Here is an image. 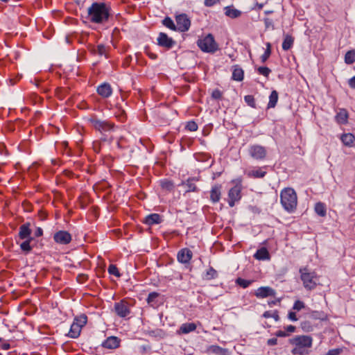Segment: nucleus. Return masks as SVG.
Segmentation results:
<instances>
[{"label": "nucleus", "instance_id": "nucleus-18", "mask_svg": "<svg viewBox=\"0 0 355 355\" xmlns=\"http://www.w3.org/2000/svg\"><path fill=\"white\" fill-rule=\"evenodd\" d=\"M263 168H266V166L254 167L252 170L248 171L246 174L249 178H263L266 174V171H263Z\"/></svg>", "mask_w": 355, "mask_h": 355}, {"label": "nucleus", "instance_id": "nucleus-1", "mask_svg": "<svg viewBox=\"0 0 355 355\" xmlns=\"http://www.w3.org/2000/svg\"><path fill=\"white\" fill-rule=\"evenodd\" d=\"M111 15L110 6L103 2H94L87 10V19L94 24H102L108 21Z\"/></svg>", "mask_w": 355, "mask_h": 355}, {"label": "nucleus", "instance_id": "nucleus-45", "mask_svg": "<svg viewBox=\"0 0 355 355\" xmlns=\"http://www.w3.org/2000/svg\"><path fill=\"white\" fill-rule=\"evenodd\" d=\"M245 102L250 107H255V100L253 96L252 95H247L244 97Z\"/></svg>", "mask_w": 355, "mask_h": 355}, {"label": "nucleus", "instance_id": "nucleus-62", "mask_svg": "<svg viewBox=\"0 0 355 355\" xmlns=\"http://www.w3.org/2000/svg\"><path fill=\"white\" fill-rule=\"evenodd\" d=\"M262 7H263V5H262V4H260V5L259 6V8H262Z\"/></svg>", "mask_w": 355, "mask_h": 355}, {"label": "nucleus", "instance_id": "nucleus-44", "mask_svg": "<svg viewBox=\"0 0 355 355\" xmlns=\"http://www.w3.org/2000/svg\"><path fill=\"white\" fill-rule=\"evenodd\" d=\"M107 271H108L109 274L114 275L116 277H121V273L119 272V269L114 264H111L109 266V267L107 268Z\"/></svg>", "mask_w": 355, "mask_h": 355}, {"label": "nucleus", "instance_id": "nucleus-14", "mask_svg": "<svg viewBox=\"0 0 355 355\" xmlns=\"http://www.w3.org/2000/svg\"><path fill=\"white\" fill-rule=\"evenodd\" d=\"M275 291L269 286L259 287L254 293L255 296L258 298H265L269 296H275Z\"/></svg>", "mask_w": 355, "mask_h": 355}, {"label": "nucleus", "instance_id": "nucleus-34", "mask_svg": "<svg viewBox=\"0 0 355 355\" xmlns=\"http://www.w3.org/2000/svg\"><path fill=\"white\" fill-rule=\"evenodd\" d=\"M217 276V271L214 268L209 267V269L203 275V279L206 280H211L216 278Z\"/></svg>", "mask_w": 355, "mask_h": 355}, {"label": "nucleus", "instance_id": "nucleus-28", "mask_svg": "<svg viewBox=\"0 0 355 355\" xmlns=\"http://www.w3.org/2000/svg\"><path fill=\"white\" fill-rule=\"evenodd\" d=\"M225 15L232 18V19H235V18H237L241 16V12L233 7H231V6H227L225 8Z\"/></svg>", "mask_w": 355, "mask_h": 355}, {"label": "nucleus", "instance_id": "nucleus-6", "mask_svg": "<svg viewBox=\"0 0 355 355\" xmlns=\"http://www.w3.org/2000/svg\"><path fill=\"white\" fill-rule=\"evenodd\" d=\"M88 121L92 125V127L103 134L110 132L114 129V125L113 123L107 121L99 120L96 117L89 119Z\"/></svg>", "mask_w": 355, "mask_h": 355}, {"label": "nucleus", "instance_id": "nucleus-33", "mask_svg": "<svg viewBox=\"0 0 355 355\" xmlns=\"http://www.w3.org/2000/svg\"><path fill=\"white\" fill-rule=\"evenodd\" d=\"M159 296V293H158L157 292L150 293L146 299L147 303L152 306L157 305V297Z\"/></svg>", "mask_w": 355, "mask_h": 355}, {"label": "nucleus", "instance_id": "nucleus-24", "mask_svg": "<svg viewBox=\"0 0 355 355\" xmlns=\"http://www.w3.org/2000/svg\"><path fill=\"white\" fill-rule=\"evenodd\" d=\"M81 329L82 327H80L79 324L73 322L68 333V336L71 338H77L80 336Z\"/></svg>", "mask_w": 355, "mask_h": 355}, {"label": "nucleus", "instance_id": "nucleus-47", "mask_svg": "<svg viewBox=\"0 0 355 355\" xmlns=\"http://www.w3.org/2000/svg\"><path fill=\"white\" fill-rule=\"evenodd\" d=\"M259 73L268 77L271 72V70L267 67H259L257 69Z\"/></svg>", "mask_w": 355, "mask_h": 355}, {"label": "nucleus", "instance_id": "nucleus-40", "mask_svg": "<svg viewBox=\"0 0 355 355\" xmlns=\"http://www.w3.org/2000/svg\"><path fill=\"white\" fill-rule=\"evenodd\" d=\"M271 54V45L269 42L266 43V49L264 53L261 56V62L264 63L270 57Z\"/></svg>", "mask_w": 355, "mask_h": 355}, {"label": "nucleus", "instance_id": "nucleus-38", "mask_svg": "<svg viewBox=\"0 0 355 355\" xmlns=\"http://www.w3.org/2000/svg\"><path fill=\"white\" fill-rule=\"evenodd\" d=\"M162 24L166 27L168 28L171 30L176 31V26L175 25L173 21L168 17H165L162 20Z\"/></svg>", "mask_w": 355, "mask_h": 355}, {"label": "nucleus", "instance_id": "nucleus-2", "mask_svg": "<svg viewBox=\"0 0 355 355\" xmlns=\"http://www.w3.org/2000/svg\"><path fill=\"white\" fill-rule=\"evenodd\" d=\"M288 342L294 346L291 350L293 355H306L312 346L313 339L306 335L295 336L289 339Z\"/></svg>", "mask_w": 355, "mask_h": 355}, {"label": "nucleus", "instance_id": "nucleus-15", "mask_svg": "<svg viewBox=\"0 0 355 355\" xmlns=\"http://www.w3.org/2000/svg\"><path fill=\"white\" fill-rule=\"evenodd\" d=\"M31 223L28 222L19 227L18 236L21 240L33 239L31 236Z\"/></svg>", "mask_w": 355, "mask_h": 355}, {"label": "nucleus", "instance_id": "nucleus-35", "mask_svg": "<svg viewBox=\"0 0 355 355\" xmlns=\"http://www.w3.org/2000/svg\"><path fill=\"white\" fill-rule=\"evenodd\" d=\"M107 48L103 44H98L96 47L94 48L93 52L100 56L104 55L107 58Z\"/></svg>", "mask_w": 355, "mask_h": 355}, {"label": "nucleus", "instance_id": "nucleus-57", "mask_svg": "<svg viewBox=\"0 0 355 355\" xmlns=\"http://www.w3.org/2000/svg\"><path fill=\"white\" fill-rule=\"evenodd\" d=\"M348 84L351 88L355 89V76L349 80Z\"/></svg>", "mask_w": 355, "mask_h": 355}, {"label": "nucleus", "instance_id": "nucleus-22", "mask_svg": "<svg viewBox=\"0 0 355 355\" xmlns=\"http://www.w3.org/2000/svg\"><path fill=\"white\" fill-rule=\"evenodd\" d=\"M254 257L257 260H270V256L268 251V250L262 247L260 249L257 250L256 253L254 254Z\"/></svg>", "mask_w": 355, "mask_h": 355}, {"label": "nucleus", "instance_id": "nucleus-17", "mask_svg": "<svg viewBox=\"0 0 355 355\" xmlns=\"http://www.w3.org/2000/svg\"><path fill=\"white\" fill-rule=\"evenodd\" d=\"M97 92L103 98H108L112 94V89L109 83H104L97 87Z\"/></svg>", "mask_w": 355, "mask_h": 355}, {"label": "nucleus", "instance_id": "nucleus-55", "mask_svg": "<svg viewBox=\"0 0 355 355\" xmlns=\"http://www.w3.org/2000/svg\"><path fill=\"white\" fill-rule=\"evenodd\" d=\"M43 234V230L41 227H37V229L35 231L34 235L35 237H40L42 236Z\"/></svg>", "mask_w": 355, "mask_h": 355}, {"label": "nucleus", "instance_id": "nucleus-61", "mask_svg": "<svg viewBox=\"0 0 355 355\" xmlns=\"http://www.w3.org/2000/svg\"><path fill=\"white\" fill-rule=\"evenodd\" d=\"M264 12L266 15H269V14L272 13V10H266Z\"/></svg>", "mask_w": 355, "mask_h": 355}, {"label": "nucleus", "instance_id": "nucleus-19", "mask_svg": "<svg viewBox=\"0 0 355 355\" xmlns=\"http://www.w3.org/2000/svg\"><path fill=\"white\" fill-rule=\"evenodd\" d=\"M348 117L349 116L347 110L341 108L339 109L338 112H337L335 116V120L338 124L344 125L347 123Z\"/></svg>", "mask_w": 355, "mask_h": 355}, {"label": "nucleus", "instance_id": "nucleus-26", "mask_svg": "<svg viewBox=\"0 0 355 355\" xmlns=\"http://www.w3.org/2000/svg\"><path fill=\"white\" fill-rule=\"evenodd\" d=\"M197 178H189L186 182H182V185L186 187V192H196L198 191L197 187L193 182V181H198Z\"/></svg>", "mask_w": 355, "mask_h": 355}, {"label": "nucleus", "instance_id": "nucleus-30", "mask_svg": "<svg viewBox=\"0 0 355 355\" xmlns=\"http://www.w3.org/2000/svg\"><path fill=\"white\" fill-rule=\"evenodd\" d=\"M294 39L291 35H286L282 42V49L284 51L289 50L293 45Z\"/></svg>", "mask_w": 355, "mask_h": 355}, {"label": "nucleus", "instance_id": "nucleus-11", "mask_svg": "<svg viewBox=\"0 0 355 355\" xmlns=\"http://www.w3.org/2000/svg\"><path fill=\"white\" fill-rule=\"evenodd\" d=\"M157 44L162 47H164L167 49H170L173 47L175 44V42L171 38L169 37L164 33H159L157 37Z\"/></svg>", "mask_w": 355, "mask_h": 355}, {"label": "nucleus", "instance_id": "nucleus-41", "mask_svg": "<svg viewBox=\"0 0 355 355\" xmlns=\"http://www.w3.org/2000/svg\"><path fill=\"white\" fill-rule=\"evenodd\" d=\"M87 322V317L84 314H82L78 317H76L73 320V322H76L82 328H83V327H84L86 324Z\"/></svg>", "mask_w": 355, "mask_h": 355}, {"label": "nucleus", "instance_id": "nucleus-48", "mask_svg": "<svg viewBox=\"0 0 355 355\" xmlns=\"http://www.w3.org/2000/svg\"><path fill=\"white\" fill-rule=\"evenodd\" d=\"M304 307V303L300 300H296L294 303L293 309L295 311H300Z\"/></svg>", "mask_w": 355, "mask_h": 355}, {"label": "nucleus", "instance_id": "nucleus-27", "mask_svg": "<svg viewBox=\"0 0 355 355\" xmlns=\"http://www.w3.org/2000/svg\"><path fill=\"white\" fill-rule=\"evenodd\" d=\"M196 329V325L195 323H184L180 326L179 331L182 334H187L195 331Z\"/></svg>", "mask_w": 355, "mask_h": 355}, {"label": "nucleus", "instance_id": "nucleus-46", "mask_svg": "<svg viewBox=\"0 0 355 355\" xmlns=\"http://www.w3.org/2000/svg\"><path fill=\"white\" fill-rule=\"evenodd\" d=\"M186 129L191 132L196 131L198 130V125L195 121H190L187 123Z\"/></svg>", "mask_w": 355, "mask_h": 355}, {"label": "nucleus", "instance_id": "nucleus-8", "mask_svg": "<svg viewBox=\"0 0 355 355\" xmlns=\"http://www.w3.org/2000/svg\"><path fill=\"white\" fill-rule=\"evenodd\" d=\"M248 153L250 157L256 160H263L266 158L267 155L266 148L258 144L250 146L248 149Z\"/></svg>", "mask_w": 355, "mask_h": 355}, {"label": "nucleus", "instance_id": "nucleus-59", "mask_svg": "<svg viewBox=\"0 0 355 355\" xmlns=\"http://www.w3.org/2000/svg\"><path fill=\"white\" fill-rule=\"evenodd\" d=\"M279 302V300H272V301H269V302H268V304H269V306H273V305L277 304V302Z\"/></svg>", "mask_w": 355, "mask_h": 355}, {"label": "nucleus", "instance_id": "nucleus-63", "mask_svg": "<svg viewBox=\"0 0 355 355\" xmlns=\"http://www.w3.org/2000/svg\"><path fill=\"white\" fill-rule=\"evenodd\" d=\"M1 1H3V2H7L8 0H1Z\"/></svg>", "mask_w": 355, "mask_h": 355}, {"label": "nucleus", "instance_id": "nucleus-51", "mask_svg": "<svg viewBox=\"0 0 355 355\" xmlns=\"http://www.w3.org/2000/svg\"><path fill=\"white\" fill-rule=\"evenodd\" d=\"M220 2V0H205L204 4L207 7H211Z\"/></svg>", "mask_w": 355, "mask_h": 355}, {"label": "nucleus", "instance_id": "nucleus-32", "mask_svg": "<svg viewBox=\"0 0 355 355\" xmlns=\"http://www.w3.org/2000/svg\"><path fill=\"white\" fill-rule=\"evenodd\" d=\"M314 209L316 214L320 216L324 217L326 216L327 209L324 203L320 202H317L315 205Z\"/></svg>", "mask_w": 355, "mask_h": 355}, {"label": "nucleus", "instance_id": "nucleus-42", "mask_svg": "<svg viewBox=\"0 0 355 355\" xmlns=\"http://www.w3.org/2000/svg\"><path fill=\"white\" fill-rule=\"evenodd\" d=\"M252 283V280H247L241 277H239L236 279V284L243 288H248Z\"/></svg>", "mask_w": 355, "mask_h": 355}, {"label": "nucleus", "instance_id": "nucleus-52", "mask_svg": "<svg viewBox=\"0 0 355 355\" xmlns=\"http://www.w3.org/2000/svg\"><path fill=\"white\" fill-rule=\"evenodd\" d=\"M275 335L277 337H286L288 334L286 331L278 330L275 333Z\"/></svg>", "mask_w": 355, "mask_h": 355}, {"label": "nucleus", "instance_id": "nucleus-54", "mask_svg": "<svg viewBox=\"0 0 355 355\" xmlns=\"http://www.w3.org/2000/svg\"><path fill=\"white\" fill-rule=\"evenodd\" d=\"M267 344L269 346H273L277 344V339L276 338H270L267 341Z\"/></svg>", "mask_w": 355, "mask_h": 355}, {"label": "nucleus", "instance_id": "nucleus-49", "mask_svg": "<svg viewBox=\"0 0 355 355\" xmlns=\"http://www.w3.org/2000/svg\"><path fill=\"white\" fill-rule=\"evenodd\" d=\"M342 351L340 348L332 349H329L325 355H339Z\"/></svg>", "mask_w": 355, "mask_h": 355}, {"label": "nucleus", "instance_id": "nucleus-5", "mask_svg": "<svg viewBox=\"0 0 355 355\" xmlns=\"http://www.w3.org/2000/svg\"><path fill=\"white\" fill-rule=\"evenodd\" d=\"M197 44L203 52L214 53L219 49L212 34L209 33L198 40Z\"/></svg>", "mask_w": 355, "mask_h": 355}, {"label": "nucleus", "instance_id": "nucleus-36", "mask_svg": "<svg viewBox=\"0 0 355 355\" xmlns=\"http://www.w3.org/2000/svg\"><path fill=\"white\" fill-rule=\"evenodd\" d=\"M345 62L347 64H352L355 62V50H351L346 53Z\"/></svg>", "mask_w": 355, "mask_h": 355}, {"label": "nucleus", "instance_id": "nucleus-9", "mask_svg": "<svg viewBox=\"0 0 355 355\" xmlns=\"http://www.w3.org/2000/svg\"><path fill=\"white\" fill-rule=\"evenodd\" d=\"M176 31L180 32L187 31L191 26V21L186 14H181L176 17Z\"/></svg>", "mask_w": 355, "mask_h": 355}, {"label": "nucleus", "instance_id": "nucleus-10", "mask_svg": "<svg viewBox=\"0 0 355 355\" xmlns=\"http://www.w3.org/2000/svg\"><path fill=\"white\" fill-rule=\"evenodd\" d=\"M114 311L116 315L121 318H125L130 313L128 302L125 300H121L120 302L115 303Z\"/></svg>", "mask_w": 355, "mask_h": 355}, {"label": "nucleus", "instance_id": "nucleus-50", "mask_svg": "<svg viewBox=\"0 0 355 355\" xmlns=\"http://www.w3.org/2000/svg\"><path fill=\"white\" fill-rule=\"evenodd\" d=\"M211 97L214 99H220L222 97V93L219 89H214L211 93Z\"/></svg>", "mask_w": 355, "mask_h": 355}, {"label": "nucleus", "instance_id": "nucleus-53", "mask_svg": "<svg viewBox=\"0 0 355 355\" xmlns=\"http://www.w3.org/2000/svg\"><path fill=\"white\" fill-rule=\"evenodd\" d=\"M288 318L289 320H291V321H297V318L296 317V314L295 312H293V311H290L288 314Z\"/></svg>", "mask_w": 355, "mask_h": 355}, {"label": "nucleus", "instance_id": "nucleus-64", "mask_svg": "<svg viewBox=\"0 0 355 355\" xmlns=\"http://www.w3.org/2000/svg\"><path fill=\"white\" fill-rule=\"evenodd\" d=\"M1 340H2V338H0V341H1Z\"/></svg>", "mask_w": 355, "mask_h": 355}, {"label": "nucleus", "instance_id": "nucleus-39", "mask_svg": "<svg viewBox=\"0 0 355 355\" xmlns=\"http://www.w3.org/2000/svg\"><path fill=\"white\" fill-rule=\"evenodd\" d=\"M263 317L265 318H272L275 321L279 320V314L277 311H267L263 314Z\"/></svg>", "mask_w": 355, "mask_h": 355}, {"label": "nucleus", "instance_id": "nucleus-29", "mask_svg": "<svg viewBox=\"0 0 355 355\" xmlns=\"http://www.w3.org/2000/svg\"><path fill=\"white\" fill-rule=\"evenodd\" d=\"M24 241L20 244V249L24 252L25 254L30 253L33 249L31 245V242L33 239H24Z\"/></svg>", "mask_w": 355, "mask_h": 355}, {"label": "nucleus", "instance_id": "nucleus-23", "mask_svg": "<svg viewBox=\"0 0 355 355\" xmlns=\"http://www.w3.org/2000/svg\"><path fill=\"white\" fill-rule=\"evenodd\" d=\"M244 71L239 65L232 67V79L236 81H241L243 79Z\"/></svg>", "mask_w": 355, "mask_h": 355}, {"label": "nucleus", "instance_id": "nucleus-20", "mask_svg": "<svg viewBox=\"0 0 355 355\" xmlns=\"http://www.w3.org/2000/svg\"><path fill=\"white\" fill-rule=\"evenodd\" d=\"M162 221V217L158 214H151L146 216L144 220V223L148 225H153L159 224Z\"/></svg>", "mask_w": 355, "mask_h": 355}, {"label": "nucleus", "instance_id": "nucleus-4", "mask_svg": "<svg viewBox=\"0 0 355 355\" xmlns=\"http://www.w3.org/2000/svg\"><path fill=\"white\" fill-rule=\"evenodd\" d=\"M300 273L303 286L306 290L311 291L316 287L318 277L315 272L311 271L309 268L304 267L300 269Z\"/></svg>", "mask_w": 355, "mask_h": 355}, {"label": "nucleus", "instance_id": "nucleus-7", "mask_svg": "<svg viewBox=\"0 0 355 355\" xmlns=\"http://www.w3.org/2000/svg\"><path fill=\"white\" fill-rule=\"evenodd\" d=\"M242 185L241 182H238L236 185L230 189L228 193V204L232 207L235 203L241 198Z\"/></svg>", "mask_w": 355, "mask_h": 355}, {"label": "nucleus", "instance_id": "nucleus-12", "mask_svg": "<svg viewBox=\"0 0 355 355\" xmlns=\"http://www.w3.org/2000/svg\"><path fill=\"white\" fill-rule=\"evenodd\" d=\"M53 239L57 243L67 245L71 242V236L68 232L60 230L54 234Z\"/></svg>", "mask_w": 355, "mask_h": 355}, {"label": "nucleus", "instance_id": "nucleus-16", "mask_svg": "<svg viewBox=\"0 0 355 355\" xmlns=\"http://www.w3.org/2000/svg\"><path fill=\"white\" fill-rule=\"evenodd\" d=\"M120 339L116 336H110L102 343V346L104 348L109 349H114L119 347Z\"/></svg>", "mask_w": 355, "mask_h": 355}, {"label": "nucleus", "instance_id": "nucleus-43", "mask_svg": "<svg viewBox=\"0 0 355 355\" xmlns=\"http://www.w3.org/2000/svg\"><path fill=\"white\" fill-rule=\"evenodd\" d=\"M311 317L315 320H324L326 319L327 315L323 311H313L311 313Z\"/></svg>", "mask_w": 355, "mask_h": 355}, {"label": "nucleus", "instance_id": "nucleus-13", "mask_svg": "<svg viewBox=\"0 0 355 355\" xmlns=\"http://www.w3.org/2000/svg\"><path fill=\"white\" fill-rule=\"evenodd\" d=\"M193 257V252L189 248H182L181 249L177 254L178 261L183 264L189 263L191 259Z\"/></svg>", "mask_w": 355, "mask_h": 355}, {"label": "nucleus", "instance_id": "nucleus-37", "mask_svg": "<svg viewBox=\"0 0 355 355\" xmlns=\"http://www.w3.org/2000/svg\"><path fill=\"white\" fill-rule=\"evenodd\" d=\"M160 185L163 189H165L168 191L173 190L175 187L173 182L168 180H161Z\"/></svg>", "mask_w": 355, "mask_h": 355}, {"label": "nucleus", "instance_id": "nucleus-31", "mask_svg": "<svg viewBox=\"0 0 355 355\" xmlns=\"http://www.w3.org/2000/svg\"><path fill=\"white\" fill-rule=\"evenodd\" d=\"M278 101V93L277 91L273 90L269 96V102L268 103V108H273L276 106Z\"/></svg>", "mask_w": 355, "mask_h": 355}, {"label": "nucleus", "instance_id": "nucleus-58", "mask_svg": "<svg viewBox=\"0 0 355 355\" xmlns=\"http://www.w3.org/2000/svg\"><path fill=\"white\" fill-rule=\"evenodd\" d=\"M264 24L266 28H269L272 26V21L269 18L264 19Z\"/></svg>", "mask_w": 355, "mask_h": 355}, {"label": "nucleus", "instance_id": "nucleus-25", "mask_svg": "<svg viewBox=\"0 0 355 355\" xmlns=\"http://www.w3.org/2000/svg\"><path fill=\"white\" fill-rule=\"evenodd\" d=\"M340 139L344 145L347 146H353L355 142V137L351 133L343 134Z\"/></svg>", "mask_w": 355, "mask_h": 355}, {"label": "nucleus", "instance_id": "nucleus-3", "mask_svg": "<svg viewBox=\"0 0 355 355\" xmlns=\"http://www.w3.org/2000/svg\"><path fill=\"white\" fill-rule=\"evenodd\" d=\"M280 202L286 211L293 212L297 205V197L295 190L290 187L284 189L280 193Z\"/></svg>", "mask_w": 355, "mask_h": 355}, {"label": "nucleus", "instance_id": "nucleus-56", "mask_svg": "<svg viewBox=\"0 0 355 355\" xmlns=\"http://www.w3.org/2000/svg\"><path fill=\"white\" fill-rule=\"evenodd\" d=\"M286 331L289 334L290 333H293L295 331V327L293 325H288L285 327Z\"/></svg>", "mask_w": 355, "mask_h": 355}, {"label": "nucleus", "instance_id": "nucleus-60", "mask_svg": "<svg viewBox=\"0 0 355 355\" xmlns=\"http://www.w3.org/2000/svg\"><path fill=\"white\" fill-rule=\"evenodd\" d=\"M3 349H10V345L9 344H4L3 347Z\"/></svg>", "mask_w": 355, "mask_h": 355}, {"label": "nucleus", "instance_id": "nucleus-21", "mask_svg": "<svg viewBox=\"0 0 355 355\" xmlns=\"http://www.w3.org/2000/svg\"><path fill=\"white\" fill-rule=\"evenodd\" d=\"M221 196V186L214 185L212 187L210 191V200L213 203L218 202L220 199Z\"/></svg>", "mask_w": 355, "mask_h": 355}]
</instances>
